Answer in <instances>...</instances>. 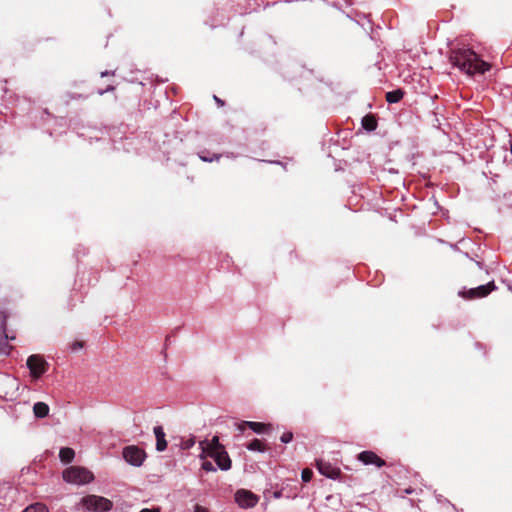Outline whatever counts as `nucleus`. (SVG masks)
Masks as SVG:
<instances>
[{
  "instance_id": "obj_17",
  "label": "nucleus",
  "mask_w": 512,
  "mask_h": 512,
  "mask_svg": "<svg viewBox=\"0 0 512 512\" xmlns=\"http://www.w3.org/2000/svg\"><path fill=\"white\" fill-rule=\"evenodd\" d=\"M74 457H75V452L72 448L64 447V448L60 449L59 458L63 463L68 464V463L72 462Z\"/></svg>"
},
{
  "instance_id": "obj_25",
  "label": "nucleus",
  "mask_w": 512,
  "mask_h": 512,
  "mask_svg": "<svg viewBox=\"0 0 512 512\" xmlns=\"http://www.w3.org/2000/svg\"><path fill=\"white\" fill-rule=\"evenodd\" d=\"M83 346H84V342H83V341H78V340H76V341H74V342L71 344V349H72L73 351H77V350H79V349L83 348Z\"/></svg>"
},
{
  "instance_id": "obj_3",
  "label": "nucleus",
  "mask_w": 512,
  "mask_h": 512,
  "mask_svg": "<svg viewBox=\"0 0 512 512\" xmlns=\"http://www.w3.org/2000/svg\"><path fill=\"white\" fill-rule=\"evenodd\" d=\"M84 508L91 512H108L113 508V502L103 496L87 495L81 499Z\"/></svg>"
},
{
  "instance_id": "obj_33",
  "label": "nucleus",
  "mask_w": 512,
  "mask_h": 512,
  "mask_svg": "<svg viewBox=\"0 0 512 512\" xmlns=\"http://www.w3.org/2000/svg\"><path fill=\"white\" fill-rule=\"evenodd\" d=\"M405 492L410 494V493H412V490L411 489H407Z\"/></svg>"
},
{
  "instance_id": "obj_21",
  "label": "nucleus",
  "mask_w": 512,
  "mask_h": 512,
  "mask_svg": "<svg viewBox=\"0 0 512 512\" xmlns=\"http://www.w3.org/2000/svg\"><path fill=\"white\" fill-rule=\"evenodd\" d=\"M312 476H313V472L311 469H309V468L303 469L302 474H301L303 482H309L312 479Z\"/></svg>"
},
{
  "instance_id": "obj_20",
  "label": "nucleus",
  "mask_w": 512,
  "mask_h": 512,
  "mask_svg": "<svg viewBox=\"0 0 512 512\" xmlns=\"http://www.w3.org/2000/svg\"><path fill=\"white\" fill-rule=\"evenodd\" d=\"M23 512H48L47 507L42 503L30 505Z\"/></svg>"
},
{
  "instance_id": "obj_5",
  "label": "nucleus",
  "mask_w": 512,
  "mask_h": 512,
  "mask_svg": "<svg viewBox=\"0 0 512 512\" xmlns=\"http://www.w3.org/2000/svg\"><path fill=\"white\" fill-rule=\"evenodd\" d=\"M122 455L125 461L133 466H141L146 458L145 451L135 445L125 447Z\"/></svg>"
},
{
  "instance_id": "obj_10",
  "label": "nucleus",
  "mask_w": 512,
  "mask_h": 512,
  "mask_svg": "<svg viewBox=\"0 0 512 512\" xmlns=\"http://www.w3.org/2000/svg\"><path fill=\"white\" fill-rule=\"evenodd\" d=\"M317 469L322 475L331 479H336L341 473L339 468L323 460L317 461Z\"/></svg>"
},
{
  "instance_id": "obj_31",
  "label": "nucleus",
  "mask_w": 512,
  "mask_h": 512,
  "mask_svg": "<svg viewBox=\"0 0 512 512\" xmlns=\"http://www.w3.org/2000/svg\"><path fill=\"white\" fill-rule=\"evenodd\" d=\"M248 426H243V422L237 424L239 431L243 432Z\"/></svg>"
},
{
  "instance_id": "obj_2",
  "label": "nucleus",
  "mask_w": 512,
  "mask_h": 512,
  "mask_svg": "<svg viewBox=\"0 0 512 512\" xmlns=\"http://www.w3.org/2000/svg\"><path fill=\"white\" fill-rule=\"evenodd\" d=\"M93 478V474L83 467L71 466L63 471V479L72 484H87Z\"/></svg>"
},
{
  "instance_id": "obj_7",
  "label": "nucleus",
  "mask_w": 512,
  "mask_h": 512,
  "mask_svg": "<svg viewBox=\"0 0 512 512\" xmlns=\"http://www.w3.org/2000/svg\"><path fill=\"white\" fill-rule=\"evenodd\" d=\"M235 501L241 508H252L258 503L259 498L249 490L240 489L235 493Z\"/></svg>"
},
{
  "instance_id": "obj_11",
  "label": "nucleus",
  "mask_w": 512,
  "mask_h": 512,
  "mask_svg": "<svg viewBox=\"0 0 512 512\" xmlns=\"http://www.w3.org/2000/svg\"><path fill=\"white\" fill-rule=\"evenodd\" d=\"M358 459L364 463L365 465L374 464L377 467H382L385 465V461L381 459L376 453L373 451H363L358 455Z\"/></svg>"
},
{
  "instance_id": "obj_13",
  "label": "nucleus",
  "mask_w": 512,
  "mask_h": 512,
  "mask_svg": "<svg viewBox=\"0 0 512 512\" xmlns=\"http://www.w3.org/2000/svg\"><path fill=\"white\" fill-rule=\"evenodd\" d=\"M153 431L156 437V449L160 452L164 451L167 448V441L162 426H155Z\"/></svg>"
},
{
  "instance_id": "obj_22",
  "label": "nucleus",
  "mask_w": 512,
  "mask_h": 512,
  "mask_svg": "<svg viewBox=\"0 0 512 512\" xmlns=\"http://www.w3.org/2000/svg\"><path fill=\"white\" fill-rule=\"evenodd\" d=\"M202 469L206 472H214L216 471L215 467L210 461H204L202 463Z\"/></svg>"
},
{
  "instance_id": "obj_12",
  "label": "nucleus",
  "mask_w": 512,
  "mask_h": 512,
  "mask_svg": "<svg viewBox=\"0 0 512 512\" xmlns=\"http://www.w3.org/2000/svg\"><path fill=\"white\" fill-rule=\"evenodd\" d=\"M200 447L202 449V453L200 454L201 459L206 458V453L224 449V446L222 444H220V442H219L218 436H214L210 442H208L207 440L201 441Z\"/></svg>"
},
{
  "instance_id": "obj_30",
  "label": "nucleus",
  "mask_w": 512,
  "mask_h": 512,
  "mask_svg": "<svg viewBox=\"0 0 512 512\" xmlns=\"http://www.w3.org/2000/svg\"><path fill=\"white\" fill-rule=\"evenodd\" d=\"M214 100L215 102L219 105V106H223L224 105V101L221 100L220 98H218L216 95H214Z\"/></svg>"
},
{
  "instance_id": "obj_6",
  "label": "nucleus",
  "mask_w": 512,
  "mask_h": 512,
  "mask_svg": "<svg viewBox=\"0 0 512 512\" xmlns=\"http://www.w3.org/2000/svg\"><path fill=\"white\" fill-rule=\"evenodd\" d=\"M494 281L487 283L486 285H480L476 288L469 289L468 291L460 292V295L465 299L483 298L489 295L492 291L496 290Z\"/></svg>"
},
{
  "instance_id": "obj_16",
  "label": "nucleus",
  "mask_w": 512,
  "mask_h": 512,
  "mask_svg": "<svg viewBox=\"0 0 512 512\" xmlns=\"http://www.w3.org/2000/svg\"><path fill=\"white\" fill-rule=\"evenodd\" d=\"M33 412L37 418H44L49 413V406L44 402H37L33 406Z\"/></svg>"
},
{
  "instance_id": "obj_9",
  "label": "nucleus",
  "mask_w": 512,
  "mask_h": 512,
  "mask_svg": "<svg viewBox=\"0 0 512 512\" xmlns=\"http://www.w3.org/2000/svg\"><path fill=\"white\" fill-rule=\"evenodd\" d=\"M461 73L468 77L479 80L490 69L491 66H456Z\"/></svg>"
},
{
  "instance_id": "obj_29",
  "label": "nucleus",
  "mask_w": 512,
  "mask_h": 512,
  "mask_svg": "<svg viewBox=\"0 0 512 512\" xmlns=\"http://www.w3.org/2000/svg\"><path fill=\"white\" fill-rule=\"evenodd\" d=\"M140 512H160V508H152V509L144 508Z\"/></svg>"
},
{
  "instance_id": "obj_24",
  "label": "nucleus",
  "mask_w": 512,
  "mask_h": 512,
  "mask_svg": "<svg viewBox=\"0 0 512 512\" xmlns=\"http://www.w3.org/2000/svg\"><path fill=\"white\" fill-rule=\"evenodd\" d=\"M200 158L202 161L204 162H212L214 160H218L220 158V155H217V154H213L211 157H208V156H205V155H200Z\"/></svg>"
},
{
  "instance_id": "obj_1",
  "label": "nucleus",
  "mask_w": 512,
  "mask_h": 512,
  "mask_svg": "<svg viewBox=\"0 0 512 512\" xmlns=\"http://www.w3.org/2000/svg\"><path fill=\"white\" fill-rule=\"evenodd\" d=\"M450 64H491L495 60L489 51H475L466 45L452 47L449 51Z\"/></svg>"
},
{
  "instance_id": "obj_26",
  "label": "nucleus",
  "mask_w": 512,
  "mask_h": 512,
  "mask_svg": "<svg viewBox=\"0 0 512 512\" xmlns=\"http://www.w3.org/2000/svg\"><path fill=\"white\" fill-rule=\"evenodd\" d=\"M194 444H195L194 438H190L183 442L182 448L187 450V449H190Z\"/></svg>"
},
{
  "instance_id": "obj_4",
  "label": "nucleus",
  "mask_w": 512,
  "mask_h": 512,
  "mask_svg": "<svg viewBox=\"0 0 512 512\" xmlns=\"http://www.w3.org/2000/svg\"><path fill=\"white\" fill-rule=\"evenodd\" d=\"M26 364L34 379L40 378L44 373H46L49 367L48 362L39 354L30 355Z\"/></svg>"
},
{
  "instance_id": "obj_32",
  "label": "nucleus",
  "mask_w": 512,
  "mask_h": 512,
  "mask_svg": "<svg viewBox=\"0 0 512 512\" xmlns=\"http://www.w3.org/2000/svg\"><path fill=\"white\" fill-rule=\"evenodd\" d=\"M282 496V491H276L274 492V497L275 498H280Z\"/></svg>"
},
{
  "instance_id": "obj_28",
  "label": "nucleus",
  "mask_w": 512,
  "mask_h": 512,
  "mask_svg": "<svg viewBox=\"0 0 512 512\" xmlns=\"http://www.w3.org/2000/svg\"><path fill=\"white\" fill-rule=\"evenodd\" d=\"M194 512H209V510L201 505H196Z\"/></svg>"
},
{
  "instance_id": "obj_15",
  "label": "nucleus",
  "mask_w": 512,
  "mask_h": 512,
  "mask_svg": "<svg viewBox=\"0 0 512 512\" xmlns=\"http://www.w3.org/2000/svg\"><path fill=\"white\" fill-rule=\"evenodd\" d=\"M378 122L374 114H367L362 118V127L367 131H374Z\"/></svg>"
},
{
  "instance_id": "obj_18",
  "label": "nucleus",
  "mask_w": 512,
  "mask_h": 512,
  "mask_svg": "<svg viewBox=\"0 0 512 512\" xmlns=\"http://www.w3.org/2000/svg\"><path fill=\"white\" fill-rule=\"evenodd\" d=\"M403 96H404V91L402 89H396V90L387 92L385 95V98L388 103L392 104V103H398L400 100H402Z\"/></svg>"
},
{
  "instance_id": "obj_19",
  "label": "nucleus",
  "mask_w": 512,
  "mask_h": 512,
  "mask_svg": "<svg viewBox=\"0 0 512 512\" xmlns=\"http://www.w3.org/2000/svg\"><path fill=\"white\" fill-rule=\"evenodd\" d=\"M251 451L264 452L266 450L265 444L259 439H253L247 446Z\"/></svg>"
},
{
  "instance_id": "obj_8",
  "label": "nucleus",
  "mask_w": 512,
  "mask_h": 512,
  "mask_svg": "<svg viewBox=\"0 0 512 512\" xmlns=\"http://www.w3.org/2000/svg\"><path fill=\"white\" fill-rule=\"evenodd\" d=\"M206 457L213 458L221 470L226 471L231 468V459H230L228 453L226 452L225 448L206 453Z\"/></svg>"
},
{
  "instance_id": "obj_23",
  "label": "nucleus",
  "mask_w": 512,
  "mask_h": 512,
  "mask_svg": "<svg viewBox=\"0 0 512 512\" xmlns=\"http://www.w3.org/2000/svg\"><path fill=\"white\" fill-rule=\"evenodd\" d=\"M293 439V433L292 432H285L280 437L281 442L283 443H289Z\"/></svg>"
},
{
  "instance_id": "obj_14",
  "label": "nucleus",
  "mask_w": 512,
  "mask_h": 512,
  "mask_svg": "<svg viewBox=\"0 0 512 512\" xmlns=\"http://www.w3.org/2000/svg\"><path fill=\"white\" fill-rule=\"evenodd\" d=\"M243 426H248L251 430H253L255 433H265L270 430L271 425L265 424L261 422H253V421H243Z\"/></svg>"
},
{
  "instance_id": "obj_27",
  "label": "nucleus",
  "mask_w": 512,
  "mask_h": 512,
  "mask_svg": "<svg viewBox=\"0 0 512 512\" xmlns=\"http://www.w3.org/2000/svg\"><path fill=\"white\" fill-rule=\"evenodd\" d=\"M407 56H408L407 52H402V53L398 54L397 60L398 61H406L407 60Z\"/></svg>"
}]
</instances>
